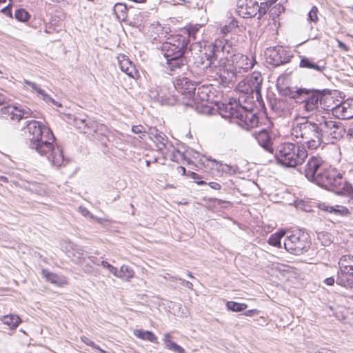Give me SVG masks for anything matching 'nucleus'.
Masks as SVG:
<instances>
[{"label":"nucleus","instance_id":"412c9836","mask_svg":"<svg viewBox=\"0 0 353 353\" xmlns=\"http://www.w3.org/2000/svg\"><path fill=\"white\" fill-rule=\"evenodd\" d=\"M236 12L243 18H252L259 12L258 2L256 0H238Z\"/></svg>","mask_w":353,"mask_h":353},{"label":"nucleus","instance_id":"ea45409f","mask_svg":"<svg viewBox=\"0 0 353 353\" xmlns=\"http://www.w3.org/2000/svg\"><path fill=\"white\" fill-rule=\"evenodd\" d=\"M24 84L30 86L32 88V92L37 93L38 96L43 100H49L50 96L40 88V86L34 82H31L28 80H24Z\"/></svg>","mask_w":353,"mask_h":353},{"label":"nucleus","instance_id":"e433bc0d","mask_svg":"<svg viewBox=\"0 0 353 353\" xmlns=\"http://www.w3.org/2000/svg\"><path fill=\"white\" fill-rule=\"evenodd\" d=\"M236 89L244 94H255L250 85V82H249V80L247 77L243 78L238 83L237 85L236 86Z\"/></svg>","mask_w":353,"mask_h":353},{"label":"nucleus","instance_id":"423d86ee","mask_svg":"<svg viewBox=\"0 0 353 353\" xmlns=\"http://www.w3.org/2000/svg\"><path fill=\"white\" fill-rule=\"evenodd\" d=\"M205 50L204 57L207 60L205 68L211 70L223 61L228 59L232 47L224 40H216Z\"/></svg>","mask_w":353,"mask_h":353},{"label":"nucleus","instance_id":"c03bdc74","mask_svg":"<svg viewBox=\"0 0 353 353\" xmlns=\"http://www.w3.org/2000/svg\"><path fill=\"white\" fill-rule=\"evenodd\" d=\"M134 275V272L130 267L123 265L120 268L119 278L129 281Z\"/></svg>","mask_w":353,"mask_h":353},{"label":"nucleus","instance_id":"e2e57ef3","mask_svg":"<svg viewBox=\"0 0 353 353\" xmlns=\"http://www.w3.org/2000/svg\"><path fill=\"white\" fill-rule=\"evenodd\" d=\"M43 101H46V103H50V102L52 104H54V105L58 106V107H61V104L60 103H59L58 101H54L50 97V99L49 100H43Z\"/></svg>","mask_w":353,"mask_h":353},{"label":"nucleus","instance_id":"0e129e2a","mask_svg":"<svg viewBox=\"0 0 353 353\" xmlns=\"http://www.w3.org/2000/svg\"><path fill=\"white\" fill-rule=\"evenodd\" d=\"M228 26H230V28L232 30H233V29H234V28H237V27H238V22H237V21H236L235 19H232V20L230 22V23H229V25H228Z\"/></svg>","mask_w":353,"mask_h":353},{"label":"nucleus","instance_id":"4be33fe9","mask_svg":"<svg viewBox=\"0 0 353 353\" xmlns=\"http://www.w3.org/2000/svg\"><path fill=\"white\" fill-rule=\"evenodd\" d=\"M299 67L319 74H323L327 68L326 63L323 60L315 61L314 59L307 57L301 58Z\"/></svg>","mask_w":353,"mask_h":353},{"label":"nucleus","instance_id":"338daca9","mask_svg":"<svg viewBox=\"0 0 353 353\" xmlns=\"http://www.w3.org/2000/svg\"><path fill=\"white\" fill-rule=\"evenodd\" d=\"M7 97L2 93L0 92V105H3L6 103Z\"/></svg>","mask_w":353,"mask_h":353},{"label":"nucleus","instance_id":"864d4df0","mask_svg":"<svg viewBox=\"0 0 353 353\" xmlns=\"http://www.w3.org/2000/svg\"><path fill=\"white\" fill-rule=\"evenodd\" d=\"M88 265L92 267V265H99L101 263V261L98 260L96 257L92 256H89L87 257Z\"/></svg>","mask_w":353,"mask_h":353},{"label":"nucleus","instance_id":"a211bd4d","mask_svg":"<svg viewBox=\"0 0 353 353\" xmlns=\"http://www.w3.org/2000/svg\"><path fill=\"white\" fill-rule=\"evenodd\" d=\"M150 138L156 144L157 150L162 154L168 153V150L172 148V143L168 141L166 136L156 128H150L148 132Z\"/></svg>","mask_w":353,"mask_h":353},{"label":"nucleus","instance_id":"72a5a7b5","mask_svg":"<svg viewBox=\"0 0 353 353\" xmlns=\"http://www.w3.org/2000/svg\"><path fill=\"white\" fill-rule=\"evenodd\" d=\"M163 341L165 347L168 350H171L174 353H186L183 347L176 344L172 340V336L170 334H165L163 336Z\"/></svg>","mask_w":353,"mask_h":353},{"label":"nucleus","instance_id":"a19ab883","mask_svg":"<svg viewBox=\"0 0 353 353\" xmlns=\"http://www.w3.org/2000/svg\"><path fill=\"white\" fill-rule=\"evenodd\" d=\"M165 157H169L172 161L179 162L184 159V154L181 152L172 145V148L168 150V153L163 154Z\"/></svg>","mask_w":353,"mask_h":353},{"label":"nucleus","instance_id":"9d476101","mask_svg":"<svg viewBox=\"0 0 353 353\" xmlns=\"http://www.w3.org/2000/svg\"><path fill=\"white\" fill-rule=\"evenodd\" d=\"M171 83L157 85L150 90L151 99L159 101L161 104L173 105L179 101V96Z\"/></svg>","mask_w":353,"mask_h":353},{"label":"nucleus","instance_id":"5701e85b","mask_svg":"<svg viewBox=\"0 0 353 353\" xmlns=\"http://www.w3.org/2000/svg\"><path fill=\"white\" fill-rule=\"evenodd\" d=\"M118 61L121 70L125 72L129 77L136 79L139 77V71L130 59L125 54L118 56Z\"/></svg>","mask_w":353,"mask_h":353},{"label":"nucleus","instance_id":"dca6fc26","mask_svg":"<svg viewBox=\"0 0 353 353\" xmlns=\"http://www.w3.org/2000/svg\"><path fill=\"white\" fill-rule=\"evenodd\" d=\"M327 164V162L323 160L322 157L318 155L311 156L304 167L305 176L308 181L313 183L317 175L319 176L321 174Z\"/></svg>","mask_w":353,"mask_h":353},{"label":"nucleus","instance_id":"cd10ccee","mask_svg":"<svg viewBox=\"0 0 353 353\" xmlns=\"http://www.w3.org/2000/svg\"><path fill=\"white\" fill-rule=\"evenodd\" d=\"M259 144L269 153H274L271 137L267 130L259 132L255 137Z\"/></svg>","mask_w":353,"mask_h":353},{"label":"nucleus","instance_id":"2eb2a0df","mask_svg":"<svg viewBox=\"0 0 353 353\" xmlns=\"http://www.w3.org/2000/svg\"><path fill=\"white\" fill-rule=\"evenodd\" d=\"M323 101H325V95L321 91L306 89V93L300 97L299 103H303V108L307 112H312L319 109Z\"/></svg>","mask_w":353,"mask_h":353},{"label":"nucleus","instance_id":"3c124183","mask_svg":"<svg viewBox=\"0 0 353 353\" xmlns=\"http://www.w3.org/2000/svg\"><path fill=\"white\" fill-rule=\"evenodd\" d=\"M318 8L316 6H313L307 14V20L312 22L316 23L318 21Z\"/></svg>","mask_w":353,"mask_h":353},{"label":"nucleus","instance_id":"7c9ffc66","mask_svg":"<svg viewBox=\"0 0 353 353\" xmlns=\"http://www.w3.org/2000/svg\"><path fill=\"white\" fill-rule=\"evenodd\" d=\"M333 190L335 191L337 195L347 198L349 202L353 201V185L343 180V176L341 185L338 187H334Z\"/></svg>","mask_w":353,"mask_h":353},{"label":"nucleus","instance_id":"1a4fd4ad","mask_svg":"<svg viewBox=\"0 0 353 353\" xmlns=\"http://www.w3.org/2000/svg\"><path fill=\"white\" fill-rule=\"evenodd\" d=\"M309 247L308 234L300 230L292 232L284 241L285 249L295 255L306 252Z\"/></svg>","mask_w":353,"mask_h":353},{"label":"nucleus","instance_id":"13d9d810","mask_svg":"<svg viewBox=\"0 0 353 353\" xmlns=\"http://www.w3.org/2000/svg\"><path fill=\"white\" fill-rule=\"evenodd\" d=\"M1 11L7 16L12 15L11 10L9 8V5L2 8Z\"/></svg>","mask_w":353,"mask_h":353},{"label":"nucleus","instance_id":"aec40b11","mask_svg":"<svg viewBox=\"0 0 353 353\" xmlns=\"http://www.w3.org/2000/svg\"><path fill=\"white\" fill-rule=\"evenodd\" d=\"M267 61L274 66H279L290 61V57L285 50L280 46L269 48L265 52Z\"/></svg>","mask_w":353,"mask_h":353},{"label":"nucleus","instance_id":"c85d7f7f","mask_svg":"<svg viewBox=\"0 0 353 353\" xmlns=\"http://www.w3.org/2000/svg\"><path fill=\"white\" fill-rule=\"evenodd\" d=\"M272 110L279 116L284 115L289 112V104L286 99H273L270 101Z\"/></svg>","mask_w":353,"mask_h":353},{"label":"nucleus","instance_id":"4c0bfd02","mask_svg":"<svg viewBox=\"0 0 353 353\" xmlns=\"http://www.w3.org/2000/svg\"><path fill=\"white\" fill-rule=\"evenodd\" d=\"M325 211L341 216H347L350 213L349 210L343 205L327 206Z\"/></svg>","mask_w":353,"mask_h":353},{"label":"nucleus","instance_id":"37998d69","mask_svg":"<svg viewBox=\"0 0 353 353\" xmlns=\"http://www.w3.org/2000/svg\"><path fill=\"white\" fill-rule=\"evenodd\" d=\"M285 234V231L281 230L271 234L268 240L269 244L274 247L281 248V239L284 236Z\"/></svg>","mask_w":353,"mask_h":353},{"label":"nucleus","instance_id":"f704fd0d","mask_svg":"<svg viewBox=\"0 0 353 353\" xmlns=\"http://www.w3.org/2000/svg\"><path fill=\"white\" fill-rule=\"evenodd\" d=\"M134 335L142 340L148 341L154 343H158V339L156 335L151 331L143 330H134L133 332Z\"/></svg>","mask_w":353,"mask_h":353},{"label":"nucleus","instance_id":"de8ad7c7","mask_svg":"<svg viewBox=\"0 0 353 353\" xmlns=\"http://www.w3.org/2000/svg\"><path fill=\"white\" fill-rule=\"evenodd\" d=\"M14 17L18 21L25 22L30 19V15L26 10L21 8L16 10Z\"/></svg>","mask_w":353,"mask_h":353},{"label":"nucleus","instance_id":"6ab92c4d","mask_svg":"<svg viewBox=\"0 0 353 353\" xmlns=\"http://www.w3.org/2000/svg\"><path fill=\"white\" fill-rule=\"evenodd\" d=\"M68 122L72 124L77 129L83 133H88L91 130L94 121L92 120L85 114L67 115Z\"/></svg>","mask_w":353,"mask_h":353},{"label":"nucleus","instance_id":"052dcab7","mask_svg":"<svg viewBox=\"0 0 353 353\" xmlns=\"http://www.w3.org/2000/svg\"><path fill=\"white\" fill-rule=\"evenodd\" d=\"M231 30H232V29L230 28V26L228 25H225L224 26L221 28V32L223 34H228Z\"/></svg>","mask_w":353,"mask_h":353},{"label":"nucleus","instance_id":"0eeeda50","mask_svg":"<svg viewBox=\"0 0 353 353\" xmlns=\"http://www.w3.org/2000/svg\"><path fill=\"white\" fill-rule=\"evenodd\" d=\"M338 265L336 284L346 288H353V256H341Z\"/></svg>","mask_w":353,"mask_h":353},{"label":"nucleus","instance_id":"79ce46f5","mask_svg":"<svg viewBox=\"0 0 353 353\" xmlns=\"http://www.w3.org/2000/svg\"><path fill=\"white\" fill-rule=\"evenodd\" d=\"M202 26L200 24H188L185 27V31L188 34L189 39H196V35L199 32Z\"/></svg>","mask_w":353,"mask_h":353},{"label":"nucleus","instance_id":"6e6552de","mask_svg":"<svg viewBox=\"0 0 353 353\" xmlns=\"http://www.w3.org/2000/svg\"><path fill=\"white\" fill-rule=\"evenodd\" d=\"M342 174L341 172L327 163L313 183L325 189L334 190V187L341 185Z\"/></svg>","mask_w":353,"mask_h":353},{"label":"nucleus","instance_id":"f03ea898","mask_svg":"<svg viewBox=\"0 0 353 353\" xmlns=\"http://www.w3.org/2000/svg\"><path fill=\"white\" fill-rule=\"evenodd\" d=\"M28 131L29 147L46 159L54 166H61L64 161L63 150L54 145L55 137L52 130L40 122L32 120L26 123Z\"/></svg>","mask_w":353,"mask_h":353},{"label":"nucleus","instance_id":"473e14b6","mask_svg":"<svg viewBox=\"0 0 353 353\" xmlns=\"http://www.w3.org/2000/svg\"><path fill=\"white\" fill-rule=\"evenodd\" d=\"M336 112L342 119L353 118V106L348 102H344L336 108Z\"/></svg>","mask_w":353,"mask_h":353},{"label":"nucleus","instance_id":"ddd939ff","mask_svg":"<svg viewBox=\"0 0 353 353\" xmlns=\"http://www.w3.org/2000/svg\"><path fill=\"white\" fill-rule=\"evenodd\" d=\"M225 60L230 63L240 79L243 77L244 72H247L252 68L255 63L254 58L252 56L248 57L241 53L234 54L230 57L228 56V59Z\"/></svg>","mask_w":353,"mask_h":353},{"label":"nucleus","instance_id":"69168bd1","mask_svg":"<svg viewBox=\"0 0 353 353\" xmlns=\"http://www.w3.org/2000/svg\"><path fill=\"white\" fill-rule=\"evenodd\" d=\"M101 265L103 268H107L108 270H110V268L112 267V265L111 264H110L109 263H108L105 261H101Z\"/></svg>","mask_w":353,"mask_h":353},{"label":"nucleus","instance_id":"8fccbe9b","mask_svg":"<svg viewBox=\"0 0 353 353\" xmlns=\"http://www.w3.org/2000/svg\"><path fill=\"white\" fill-rule=\"evenodd\" d=\"M132 131L137 134H139V138L144 139L148 133L144 126L141 125H133L132 127Z\"/></svg>","mask_w":353,"mask_h":353},{"label":"nucleus","instance_id":"a878e982","mask_svg":"<svg viewBox=\"0 0 353 353\" xmlns=\"http://www.w3.org/2000/svg\"><path fill=\"white\" fill-rule=\"evenodd\" d=\"M206 160L212 163V168L217 170L219 172L226 174L230 176L233 175L237 172L238 166L236 165H230L223 163L210 158H207Z\"/></svg>","mask_w":353,"mask_h":353},{"label":"nucleus","instance_id":"603ef678","mask_svg":"<svg viewBox=\"0 0 353 353\" xmlns=\"http://www.w3.org/2000/svg\"><path fill=\"white\" fill-rule=\"evenodd\" d=\"M284 8L280 5L274 7L270 10V15L274 18V16H279L282 12H283Z\"/></svg>","mask_w":353,"mask_h":353},{"label":"nucleus","instance_id":"a18cd8bd","mask_svg":"<svg viewBox=\"0 0 353 353\" xmlns=\"http://www.w3.org/2000/svg\"><path fill=\"white\" fill-rule=\"evenodd\" d=\"M226 307L228 310H231L232 312H242L248 307V305L245 303H240L234 301H228L226 303Z\"/></svg>","mask_w":353,"mask_h":353},{"label":"nucleus","instance_id":"f8f14e48","mask_svg":"<svg viewBox=\"0 0 353 353\" xmlns=\"http://www.w3.org/2000/svg\"><path fill=\"white\" fill-rule=\"evenodd\" d=\"M214 87L212 85H203L199 86L195 91L192 92V95L190 99L188 101L183 103L188 106H193L194 104L201 103L202 106H207V103H215L216 101L214 100V93L212 91Z\"/></svg>","mask_w":353,"mask_h":353},{"label":"nucleus","instance_id":"c756f323","mask_svg":"<svg viewBox=\"0 0 353 353\" xmlns=\"http://www.w3.org/2000/svg\"><path fill=\"white\" fill-rule=\"evenodd\" d=\"M250 82V85L254 90L256 95V99L259 101L261 99V85L263 83V78L261 74L259 72H253L250 77H247Z\"/></svg>","mask_w":353,"mask_h":353},{"label":"nucleus","instance_id":"774afa93","mask_svg":"<svg viewBox=\"0 0 353 353\" xmlns=\"http://www.w3.org/2000/svg\"><path fill=\"white\" fill-rule=\"evenodd\" d=\"M347 136L349 137L350 141L353 142V127L350 128L347 131Z\"/></svg>","mask_w":353,"mask_h":353},{"label":"nucleus","instance_id":"f3484780","mask_svg":"<svg viewBox=\"0 0 353 353\" xmlns=\"http://www.w3.org/2000/svg\"><path fill=\"white\" fill-rule=\"evenodd\" d=\"M176 78L175 81L172 83L174 90L178 92L181 93V95H184L188 100L190 99L192 95V92L196 91V87L194 83L189 79L187 77H181L179 75Z\"/></svg>","mask_w":353,"mask_h":353},{"label":"nucleus","instance_id":"6e6d98bb","mask_svg":"<svg viewBox=\"0 0 353 353\" xmlns=\"http://www.w3.org/2000/svg\"><path fill=\"white\" fill-rule=\"evenodd\" d=\"M175 279L176 280L181 281V283L184 286L187 287L189 289H192L193 285H192V283L191 282L185 281V280H183V279H181L180 278H178V277H175Z\"/></svg>","mask_w":353,"mask_h":353},{"label":"nucleus","instance_id":"393cba45","mask_svg":"<svg viewBox=\"0 0 353 353\" xmlns=\"http://www.w3.org/2000/svg\"><path fill=\"white\" fill-rule=\"evenodd\" d=\"M91 130H93L95 139H97L102 145L107 147V143L109 140L108 135L110 134V130L108 128L103 124L99 123L94 121V125H92Z\"/></svg>","mask_w":353,"mask_h":353},{"label":"nucleus","instance_id":"680f3d73","mask_svg":"<svg viewBox=\"0 0 353 353\" xmlns=\"http://www.w3.org/2000/svg\"><path fill=\"white\" fill-rule=\"evenodd\" d=\"M110 272H111L114 276H117L119 278V270H118L117 268L114 267L112 265V267L110 268V270H109Z\"/></svg>","mask_w":353,"mask_h":353},{"label":"nucleus","instance_id":"4d7b16f0","mask_svg":"<svg viewBox=\"0 0 353 353\" xmlns=\"http://www.w3.org/2000/svg\"><path fill=\"white\" fill-rule=\"evenodd\" d=\"M335 279L333 276H330V277H328V278H326L325 280H324V283L328 285V286H332L334 284V282H335Z\"/></svg>","mask_w":353,"mask_h":353},{"label":"nucleus","instance_id":"bf43d9fd","mask_svg":"<svg viewBox=\"0 0 353 353\" xmlns=\"http://www.w3.org/2000/svg\"><path fill=\"white\" fill-rule=\"evenodd\" d=\"M208 185L211 188L214 190H220L221 188V185L216 182H210Z\"/></svg>","mask_w":353,"mask_h":353},{"label":"nucleus","instance_id":"7ed1b4c3","mask_svg":"<svg viewBox=\"0 0 353 353\" xmlns=\"http://www.w3.org/2000/svg\"><path fill=\"white\" fill-rule=\"evenodd\" d=\"M188 45V41L182 36H176L162 43L160 50L166 59L164 67L169 75L184 74L188 70L184 57Z\"/></svg>","mask_w":353,"mask_h":353},{"label":"nucleus","instance_id":"5fc2aeb1","mask_svg":"<svg viewBox=\"0 0 353 353\" xmlns=\"http://www.w3.org/2000/svg\"><path fill=\"white\" fill-rule=\"evenodd\" d=\"M79 212H81V214L85 216V217H88V218H90V219H94V216L90 212V211L85 208H83V207H79Z\"/></svg>","mask_w":353,"mask_h":353},{"label":"nucleus","instance_id":"9b49d317","mask_svg":"<svg viewBox=\"0 0 353 353\" xmlns=\"http://www.w3.org/2000/svg\"><path fill=\"white\" fill-rule=\"evenodd\" d=\"M225 60L221 62L211 71L219 78L220 83L224 87H232L240 78L229 62Z\"/></svg>","mask_w":353,"mask_h":353},{"label":"nucleus","instance_id":"f257e3e1","mask_svg":"<svg viewBox=\"0 0 353 353\" xmlns=\"http://www.w3.org/2000/svg\"><path fill=\"white\" fill-rule=\"evenodd\" d=\"M346 133L340 121L321 117L315 121L306 117H296L292 121L291 136L305 140L308 150H316L324 143V139L332 143L340 140Z\"/></svg>","mask_w":353,"mask_h":353},{"label":"nucleus","instance_id":"c9c22d12","mask_svg":"<svg viewBox=\"0 0 353 353\" xmlns=\"http://www.w3.org/2000/svg\"><path fill=\"white\" fill-rule=\"evenodd\" d=\"M1 321L11 330L16 329L21 321L20 318L17 315L14 314L5 315L1 318Z\"/></svg>","mask_w":353,"mask_h":353},{"label":"nucleus","instance_id":"4468645a","mask_svg":"<svg viewBox=\"0 0 353 353\" xmlns=\"http://www.w3.org/2000/svg\"><path fill=\"white\" fill-rule=\"evenodd\" d=\"M32 114L31 110L22 105H6L0 109V117L8 121L19 122L22 119L30 117Z\"/></svg>","mask_w":353,"mask_h":353},{"label":"nucleus","instance_id":"09e8293b","mask_svg":"<svg viewBox=\"0 0 353 353\" xmlns=\"http://www.w3.org/2000/svg\"><path fill=\"white\" fill-rule=\"evenodd\" d=\"M81 340L87 345L92 347L93 349L98 350L101 353H108L107 351L101 349L99 345H96L94 341L85 336H81Z\"/></svg>","mask_w":353,"mask_h":353},{"label":"nucleus","instance_id":"20e7f679","mask_svg":"<svg viewBox=\"0 0 353 353\" xmlns=\"http://www.w3.org/2000/svg\"><path fill=\"white\" fill-rule=\"evenodd\" d=\"M219 114L223 118H230L245 130H250L257 126L259 117L251 108L242 106L235 99H230L228 102L216 101Z\"/></svg>","mask_w":353,"mask_h":353},{"label":"nucleus","instance_id":"49530a36","mask_svg":"<svg viewBox=\"0 0 353 353\" xmlns=\"http://www.w3.org/2000/svg\"><path fill=\"white\" fill-rule=\"evenodd\" d=\"M270 6L271 3L267 2L266 1L261 2L260 5L258 3L259 12L257 14V19H261L267 13Z\"/></svg>","mask_w":353,"mask_h":353},{"label":"nucleus","instance_id":"b1692460","mask_svg":"<svg viewBox=\"0 0 353 353\" xmlns=\"http://www.w3.org/2000/svg\"><path fill=\"white\" fill-rule=\"evenodd\" d=\"M70 250H68V256L77 264H83L87 261L88 254L77 245H70Z\"/></svg>","mask_w":353,"mask_h":353},{"label":"nucleus","instance_id":"bb28decb","mask_svg":"<svg viewBox=\"0 0 353 353\" xmlns=\"http://www.w3.org/2000/svg\"><path fill=\"white\" fill-rule=\"evenodd\" d=\"M41 275L48 282L59 287L64 286L68 283L67 279L64 276L50 272L46 269L41 270Z\"/></svg>","mask_w":353,"mask_h":353},{"label":"nucleus","instance_id":"58836bf2","mask_svg":"<svg viewBox=\"0 0 353 353\" xmlns=\"http://www.w3.org/2000/svg\"><path fill=\"white\" fill-rule=\"evenodd\" d=\"M127 10L125 4L118 3L114 5L113 11L118 20L125 21L128 17Z\"/></svg>","mask_w":353,"mask_h":353},{"label":"nucleus","instance_id":"39448f33","mask_svg":"<svg viewBox=\"0 0 353 353\" xmlns=\"http://www.w3.org/2000/svg\"><path fill=\"white\" fill-rule=\"evenodd\" d=\"M292 137L300 143L284 142L277 146L275 152L277 163L285 168H296L301 165L308 157V148L305 140Z\"/></svg>","mask_w":353,"mask_h":353},{"label":"nucleus","instance_id":"2f4dec72","mask_svg":"<svg viewBox=\"0 0 353 353\" xmlns=\"http://www.w3.org/2000/svg\"><path fill=\"white\" fill-rule=\"evenodd\" d=\"M279 93L284 97H288L293 99L296 103L300 101V97L306 93L305 88H299L294 90L293 88L285 87L279 89Z\"/></svg>","mask_w":353,"mask_h":353}]
</instances>
